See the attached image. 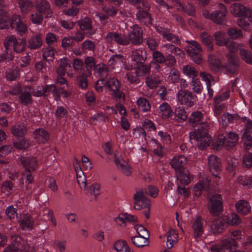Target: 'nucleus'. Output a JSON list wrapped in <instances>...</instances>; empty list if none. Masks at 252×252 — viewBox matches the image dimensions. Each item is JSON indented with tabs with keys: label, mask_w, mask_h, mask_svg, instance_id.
<instances>
[{
	"label": "nucleus",
	"mask_w": 252,
	"mask_h": 252,
	"mask_svg": "<svg viewBox=\"0 0 252 252\" xmlns=\"http://www.w3.org/2000/svg\"><path fill=\"white\" fill-rule=\"evenodd\" d=\"M216 43L219 46L225 45L229 50V52L226 54L228 60V63L225 67L229 73L235 74L238 69V63L235 52L239 49V45L235 42L225 40L224 33L221 32H217L214 33Z\"/></svg>",
	"instance_id": "1"
},
{
	"label": "nucleus",
	"mask_w": 252,
	"mask_h": 252,
	"mask_svg": "<svg viewBox=\"0 0 252 252\" xmlns=\"http://www.w3.org/2000/svg\"><path fill=\"white\" fill-rule=\"evenodd\" d=\"M230 11L234 16L241 17L237 22V25L247 30L250 23L252 21V10L240 3H235L231 6Z\"/></svg>",
	"instance_id": "2"
},
{
	"label": "nucleus",
	"mask_w": 252,
	"mask_h": 252,
	"mask_svg": "<svg viewBox=\"0 0 252 252\" xmlns=\"http://www.w3.org/2000/svg\"><path fill=\"white\" fill-rule=\"evenodd\" d=\"M186 42L190 44L186 47V50L187 53L195 63L200 64L202 60L201 55L202 49L200 45L195 40L187 41Z\"/></svg>",
	"instance_id": "3"
},
{
	"label": "nucleus",
	"mask_w": 252,
	"mask_h": 252,
	"mask_svg": "<svg viewBox=\"0 0 252 252\" xmlns=\"http://www.w3.org/2000/svg\"><path fill=\"white\" fill-rule=\"evenodd\" d=\"M208 209L214 216H218L221 213L222 199L220 194L216 193L210 197L208 203Z\"/></svg>",
	"instance_id": "4"
},
{
	"label": "nucleus",
	"mask_w": 252,
	"mask_h": 252,
	"mask_svg": "<svg viewBox=\"0 0 252 252\" xmlns=\"http://www.w3.org/2000/svg\"><path fill=\"white\" fill-rule=\"evenodd\" d=\"M229 218L227 216L219 217L213 221L211 225V231L214 234H219L226 229L228 225Z\"/></svg>",
	"instance_id": "5"
},
{
	"label": "nucleus",
	"mask_w": 252,
	"mask_h": 252,
	"mask_svg": "<svg viewBox=\"0 0 252 252\" xmlns=\"http://www.w3.org/2000/svg\"><path fill=\"white\" fill-rule=\"evenodd\" d=\"M219 9H217L210 15V19L217 24H222L226 21L227 9L222 3L218 5Z\"/></svg>",
	"instance_id": "6"
},
{
	"label": "nucleus",
	"mask_w": 252,
	"mask_h": 252,
	"mask_svg": "<svg viewBox=\"0 0 252 252\" xmlns=\"http://www.w3.org/2000/svg\"><path fill=\"white\" fill-rule=\"evenodd\" d=\"M195 126L197 127L196 131L190 133V140L195 139L197 141H199V138L208 136V131L209 129V126L207 123L204 122L196 124L195 126H193L195 127Z\"/></svg>",
	"instance_id": "7"
},
{
	"label": "nucleus",
	"mask_w": 252,
	"mask_h": 252,
	"mask_svg": "<svg viewBox=\"0 0 252 252\" xmlns=\"http://www.w3.org/2000/svg\"><path fill=\"white\" fill-rule=\"evenodd\" d=\"M156 29L157 32L161 34L164 39L176 45L180 44V40L179 37L172 33L169 29L159 26L157 27Z\"/></svg>",
	"instance_id": "8"
},
{
	"label": "nucleus",
	"mask_w": 252,
	"mask_h": 252,
	"mask_svg": "<svg viewBox=\"0 0 252 252\" xmlns=\"http://www.w3.org/2000/svg\"><path fill=\"white\" fill-rule=\"evenodd\" d=\"M20 160L26 171L29 173L34 171L38 166V161L34 157L21 156Z\"/></svg>",
	"instance_id": "9"
},
{
	"label": "nucleus",
	"mask_w": 252,
	"mask_h": 252,
	"mask_svg": "<svg viewBox=\"0 0 252 252\" xmlns=\"http://www.w3.org/2000/svg\"><path fill=\"white\" fill-rule=\"evenodd\" d=\"M143 30L137 25H134L132 30L128 34V41H130L133 44L138 45L143 41Z\"/></svg>",
	"instance_id": "10"
},
{
	"label": "nucleus",
	"mask_w": 252,
	"mask_h": 252,
	"mask_svg": "<svg viewBox=\"0 0 252 252\" xmlns=\"http://www.w3.org/2000/svg\"><path fill=\"white\" fill-rule=\"evenodd\" d=\"M9 25L12 29H15L20 34L25 33L27 30L26 25L22 21L21 17L18 15H13L10 21Z\"/></svg>",
	"instance_id": "11"
},
{
	"label": "nucleus",
	"mask_w": 252,
	"mask_h": 252,
	"mask_svg": "<svg viewBox=\"0 0 252 252\" xmlns=\"http://www.w3.org/2000/svg\"><path fill=\"white\" fill-rule=\"evenodd\" d=\"M208 165L213 175L218 177L221 170L220 159L217 156L211 155L208 158Z\"/></svg>",
	"instance_id": "12"
},
{
	"label": "nucleus",
	"mask_w": 252,
	"mask_h": 252,
	"mask_svg": "<svg viewBox=\"0 0 252 252\" xmlns=\"http://www.w3.org/2000/svg\"><path fill=\"white\" fill-rule=\"evenodd\" d=\"M106 39L109 43L115 41L117 43L123 45H126L129 43L128 40L125 35L117 32H110L108 33L106 35Z\"/></svg>",
	"instance_id": "13"
},
{
	"label": "nucleus",
	"mask_w": 252,
	"mask_h": 252,
	"mask_svg": "<svg viewBox=\"0 0 252 252\" xmlns=\"http://www.w3.org/2000/svg\"><path fill=\"white\" fill-rule=\"evenodd\" d=\"M105 87L114 92V94H125V93L121 92V84L119 81L114 78H110L108 80H105Z\"/></svg>",
	"instance_id": "14"
},
{
	"label": "nucleus",
	"mask_w": 252,
	"mask_h": 252,
	"mask_svg": "<svg viewBox=\"0 0 252 252\" xmlns=\"http://www.w3.org/2000/svg\"><path fill=\"white\" fill-rule=\"evenodd\" d=\"M147 58V52L143 49H138L132 52L131 59L133 64L145 63Z\"/></svg>",
	"instance_id": "15"
},
{
	"label": "nucleus",
	"mask_w": 252,
	"mask_h": 252,
	"mask_svg": "<svg viewBox=\"0 0 252 252\" xmlns=\"http://www.w3.org/2000/svg\"><path fill=\"white\" fill-rule=\"evenodd\" d=\"M37 10L41 14H46L48 17H51L53 12L49 2L46 0H38L36 3Z\"/></svg>",
	"instance_id": "16"
},
{
	"label": "nucleus",
	"mask_w": 252,
	"mask_h": 252,
	"mask_svg": "<svg viewBox=\"0 0 252 252\" xmlns=\"http://www.w3.org/2000/svg\"><path fill=\"white\" fill-rule=\"evenodd\" d=\"M77 23L80 29L81 30V31L85 30L88 31L86 32L87 36L90 37L94 33L95 31L92 28V21L90 18L86 17L83 19L78 21Z\"/></svg>",
	"instance_id": "17"
},
{
	"label": "nucleus",
	"mask_w": 252,
	"mask_h": 252,
	"mask_svg": "<svg viewBox=\"0 0 252 252\" xmlns=\"http://www.w3.org/2000/svg\"><path fill=\"white\" fill-rule=\"evenodd\" d=\"M238 135L235 133L229 132L226 137L223 138V141L221 144H224L226 149L234 147L238 143Z\"/></svg>",
	"instance_id": "18"
},
{
	"label": "nucleus",
	"mask_w": 252,
	"mask_h": 252,
	"mask_svg": "<svg viewBox=\"0 0 252 252\" xmlns=\"http://www.w3.org/2000/svg\"><path fill=\"white\" fill-rule=\"evenodd\" d=\"M135 69V74L138 76H147L150 74L151 70L150 63L147 64L145 63H140L137 64H133Z\"/></svg>",
	"instance_id": "19"
},
{
	"label": "nucleus",
	"mask_w": 252,
	"mask_h": 252,
	"mask_svg": "<svg viewBox=\"0 0 252 252\" xmlns=\"http://www.w3.org/2000/svg\"><path fill=\"white\" fill-rule=\"evenodd\" d=\"M187 159L184 156L175 157L170 161L171 166L177 171L182 170L187 163Z\"/></svg>",
	"instance_id": "20"
},
{
	"label": "nucleus",
	"mask_w": 252,
	"mask_h": 252,
	"mask_svg": "<svg viewBox=\"0 0 252 252\" xmlns=\"http://www.w3.org/2000/svg\"><path fill=\"white\" fill-rule=\"evenodd\" d=\"M21 240L20 236H17L12 243L11 247L16 249L18 252H33V248H30L29 245H23L21 242Z\"/></svg>",
	"instance_id": "21"
},
{
	"label": "nucleus",
	"mask_w": 252,
	"mask_h": 252,
	"mask_svg": "<svg viewBox=\"0 0 252 252\" xmlns=\"http://www.w3.org/2000/svg\"><path fill=\"white\" fill-rule=\"evenodd\" d=\"M208 60L210 64V68L212 70L218 71L220 67H224L226 69L225 66L228 63V62L224 64H221L220 60L214 55H209ZM227 60L228 61L227 59ZM226 70H227V69Z\"/></svg>",
	"instance_id": "22"
},
{
	"label": "nucleus",
	"mask_w": 252,
	"mask_h": 252,
	"mask_svg": "<svg viewBox=\"0 0 252 252\" xmlns=\"http://www.w3.org/2000/svg\"><path fill=\"white\" fill-rule=\"evenodd\" d=\"M146 83L148 87L154 89L161 84L160 77L155 74H149L146 78Z\"/></svg>",
	"instance_id": "23"
},
{
	"label": "nucleus",
	"mask_w": 252,
	"mask_h": 252,
	"mask_svg": "<svg viewBox=\"0 0 252 252\" xmlns=\"http://www.w3.org/2000/svg\"><path fill=\"white\" fill-rule=\"evenodd\" d=\"M42 34L33 36L28 41V46L31 50L39 49L42 45Z\"/></svg>",
	"instance_id": "24"
},
{
	"label": "nucleus",
	"mask_w": 252,
	"mask_h": 252,
	"mask_svg": "<svg viewBox=\"0 0 252 252\" xmlns=\"http://www.w3.org/2000/svg\"><path fill=\"white\" fill-rule=\"evenodd\" d=\"M192 226L194 231V238L196 239L200 237L203 233L202 219L201 216H198L197 218Z\"/></svg>",
	"instance_id": "25"
},
{
	"label": "nucleus",
	"mask_w": 252,
	"mask_h": 252,
	"mask_svg": "<svg viewBox=\"0 0 252 252\" xmlns=\"http://www.w3.org/2000/svg\"><path fill=\"white\" fill-rule=\"evenodd\" d=\"M59 66L56 69L57 73L60 76H63L67 69L71 68L69 60L66 58L61 59L59 61Z\"/></svg>",
	"instance_id": "26"
},
{
	"label": "nucleus",
	"mask_w": 252,
	"mask_h": 252,
	"mask_svg": "<svg viewBox=\"0 0 252 252\" xmlns=\"http://www.w3.org/2000/svg\"><path fill=\"white\" fill-rule=\"evenodd\" d=\"M177 172H178L177 176V179L182 185H188L190 182L189 171L186 168H183Z\"/></svg>",
	"instance_id": "27"
},
{
	"label": "nucleus",
	"mask_w": 252,
	"mask_h": 252,
	"mask_svg": "<svg viewBox=\"0 0 252 252\" xmlns=\"http://www.w3.org/2000/svg\"><path fill=\"white\" fill-rule=\"evenodd\" d=\"M145 193H147V191L144 192L143 190H140L136 192L133 196V199L135 201L141 202L144 208H148L150 206V201L145 195Z\"/></svg>",
	"instance_id": "28"
},
{
	"label": "nucleus",
	"mask_w": 252,
	"mask_h": 252,
	"mask_svg": "<svg viewBox=\"0 0 252 252\" xmlns=\"http://www.w3.org/2000/svg\"><path fill=\"white\" fill-rule=\"evenodd\" d=\"M131 240L133 244L138 248H143L149 245V238L146 237L139 235L132 237Z\"/></svg>",
	"instance_id": "29"
},
{
	"label": "nucleus",
	"mask_w": 252,
	"mask_h": 252,
	"mask_svg": "<svg viewBox=\"0 0 252 252\" xmlns=\"http://www.w3.org/2000/svg\"><path fill=\"white\" fill-rule=\"evenodd\" d=\"M200 38L202 42L208 47V51L213 50V39L210 35L207 32H203L200 33Z\"/></svg>",
	"instance_id": "30"
},
{
	"label": "nucleus",
	"mask_w": 252,
	"mask_h": 252,
	"mask_svg": "<svg viewBox=\"0 0 252 252\" xmlns=\"http://www.w3.org/2000/svg\"><path fill=\"white\" fill-rule=\"evenodd\" d=\"M236 207L239 213L246 215L250 212L251 207L246 200H241L236 204Z\"/></svg>",
	"instance_id": "31"
},
{
	"label": "nucleus",
	"mask_w": 252,
	"mask_h": 252,
	"mask_svg": "<svg viewBox=\"0 0 252 252\" xmlns=\"http://www.w3.org/2000/svg\"><path fill=\"white\" fill-rule=\"evenodd\" d=\"M221 245L223 250H228L229 252H233L237 247V243L235 239L232 238L224 239Z\"/></svg>",
	"instance_id": "32"
},
{
	"label": "nucleus",
	"mask_w": 252,
	"mask_h": 252,
	"mask_svg": "<svg viewBox=\"0 0 252 252\" xmlns=\"http://www.w3.org/2000/svg\"><path fill=\"white\" fill-rule=\"evenodd\" d=\"M35 138L39 143H44L47 141L49 138L48 132L42 128H38L34 132Z\"/></svg>",
	"instance_id": "33"
},
{
	"label": "nucleus",
	"mask_w": 252,
	"mask_h": 252,
	"mask_svg": "<svg viewBox=\"0 0 252 252\" xmlns=\"http://www.w3.org/2000/svg\"><path fill=\"white\" fill-rule=\"evenodd\" d=\"M10 21L9 15L4 10L0 11V29L8 28Z\"/></svg>",
	"instance_id": "34"
},
{
	"label": "nucleus",
	"mask_w": 252,
	"mask_h": 252,
	"mask_svg": "<svg viewBox=\"0 0 252 252\" xmlns=\"http://www.w3.org/2000/svg\"><path fill=\"white\" fill-rule=\"evenodd\" d=\"M178 234L172 229L167 233V247L169 249L173 247L174 243L177 242Z\"/></svg>",
	"instance_id": "35"
},
{
	"label": "nucleus",
	"mask_w": 252,
	"mask_h": 252,
	"mask_svg": "<svg viewBox=\"0 0 252 252\" xmlns=\"http://www.w3.org/2000/svg\"><path fill=\"white\" fill-rule=\"evenodd\" d=\"M27 44L26 40L25 39H15L14 45L13 46L14 52L17 53L24 51Z\"/></svg>",
	"instance_id": "36"
},
{
	"label": "nucleus",
	"mask_w": 252,
	"mask_h": 252,
	"mask_svg": "<svg viewBox=\"0 0 252 252\" xmlns=\"http://www.w3.org/2000/svg\"><path fill=\"white\" fill-rule=\"evenodd\" d=\"M114 248L118 252H130V249L126 242L124 240H119L114 245Z\"/></svg>",
	"instance_id": "37"
},
{
	"label": "nucleus",
	"mask_w": 252,
	"mask_h": 252,
	"mask_svg": "<svg viewBox=\"0 0 252 252\" xmlns=\"http://www.w3.org/2000/svg\"><path fill=\"white\" fill-rule=\"evenodd\" d=\"M19 5L22 13H27L32 8V3L30 0H19Z\"/></svg>",
	"instance_id": "38"
},
{
	"label": "nucleus",
	"mask_w": 252,
	"mask_h": 252,
	"mask_svg": "<svg viewBox=\"0 0 252 252\" xmlns=\"http://www.w3.org/2000/svg\"><path fill=\"white\" fill-rule=\"evenodd\" d=\"M27 129L23 126L17 125L11 128L12 133L16 137H23L26 133Z\"/></svg>",
	"instance_id": "39"
},
{
	"label": "nucleus",
	"mask_w": 252,
	"mask_h": 252,
	"mask_svg": "<svg viewBox=\"0 0 252 252\" xmlns=\"http://www.w3.org/2000/svg\"><path fill=\"white\" fill-rule=\"evenodd\" d=\"M239 54L241 58L247 63L252 64V54L249 50L240 49Z\"/></svg>",
	"instance_id": "40"
},
{
	"label": "nucleus",
	"mask_w": 252,
	"mask_h": 252,
	"mask_svg": "<svg viewBox=\"0 0 252 252\" xmlns=\"http://www.w3.org/2000/svg\"><path fill=\"white\" fill-rule=\"evenodd\" d=\"M183 71L185 74L189 77H191L192 79L198 75V71L193 66L187 65L183 66Z\"/></svg>",
	"instance_id": "41"
},
{
	"label": "nucleus",
	"mask_w": 252,
	"mask_h": 252,
	"mask_svg": "<svg viewBox=\"0 0 252 252\" xmlns=\"http://www.w3.org/2000/svg\"><path fill=\"white\" fill-rule=\"evenodd\" d=\"M228 36L233 39H237L242 36L241 30L236 28H230L227 30Z\"/></svg>",
	"instance_id": "42"
},
{
	"label": "nucleus",
	"mask_w": 252,
	"mask_h": 252,
	"mask_svg": "<svg viewBox=\"0 0 252 252\" xmlns=\"http://www.w3.org/2000/svg\"><path fill=\"white\" fill-rule=\"evenodd\" d=\"M180 76L179 70L175 68H172L171 69L168 79L171 82L176 83L179 82Z\"/></svg>",
	"instance_id": "43"
},
{
	"label": "nucleus",
	"mask_w": 252,
	"mask_h": 252,
	"mask_svg": "<svg viewBox=\"0 0 252 252\" xmlns=\"http://www.w3.org/2000/svg\"><path fill=\"white\" fill-rule=\"evenodd\" d=\"M211 137L209 136H206L199 138V141H197L199 143H198V148L203 150L206 147H208L210 144Z\"/></svg>",
	"instance_id": "44"
},
{
	"label": "nucleus",
	"mask_w": 252,
	"mask_h": 252,
	"mask_svg": "<svg viewBox=\"0 0 252 252\" xmlns=\"http://www.w3.org/2000/svg\"><path fill=\"white\" fill-rule=\"evenodd\" d=\"M95 69L97 70V73L99 76L101 78V79H105L109 75V70L106 67L105 65L102 64L101 66L100 64H97L95 66Z\"/></svg>",
	"instance_id": "45"
},
{
	"label": "nucleus",
	"mask_w": 252,
	"mask_h": 252,
	"mask_svg": "<svg viewBox=\"0 0 252 252\" xmlns=\"http://www.w3.org/2000/svg\"><path fill=\"white\" fill-rule=\"evenodd\" d=\"M160 111L163 119L168 118L172 112V110H171L170 107L166 103H165L160 105Z\"/></svg>",
	"instance_id": "46"
},
{
	"label": "nucleus",
	"mask_w": 252,
	"mask_h": 252,
	"mask_svg": "<svg viewBox=\"0 0 252 252\" xmlns=\"http://www.w3.org/2000/svg\"><path fill=\"white\" fill-rule=\"evenodd\" d=\"M137 105L144 112L150 110L151 107L148 101L144 98L140 97L137 101Z\"/></svg>",
	"instance_id": "47"
},
{
	"label": "nucleus",
	"mask_w": 252,
	"mask_h": 252,
	"mask_svg": "<svg viewBox=\"0 0 252 252\" xmlns=\"http://www.w3.org/2000/svg\"><path fill=\"white\" fill-rule=\"evenodd\" d=\"M179 6L182 10L188 13L189 15L193 16L195 14V8L194 6L190 4H183L179 2Z\"/></svg>",
	"instance_id": "48"
},
{
	"label": "nucleus",
	"mask_w": 252,
	"mask_h": 252,
	"mask_svg": "<svg viewBox=\"0 0 252 252\" xmlns=\"http://www.w3.org/2000/svg\"><path fill=\"white\" fill-rule=\"evenodd\" d=\"M178 99L180 101L182 104H185L189 106L193 105V102L189 99L193 98V95H177Z\"/></svg>",
	"instance_id": "49"
},
{
	"label": "nucleus",
	"mask_w": 252,
	"mask_h": 252,
	"mask_svg": "<svg viewBox=\"0 0 252 252\" xmlns=\"http://www.w3.org/2000/svg\"><path fill=\"white\" fill-rule=\"evenodd\" d=\"M77 82L78 86L82 89H85L88 87V80L87 76L85 74L79 76L77 78Z\"/></svg>",
	"instance_id": "50"
},
{
	"label": "nucleus",
	"mask_w": 252,
	"mask_h": 252,
	"mask_svg": "<svg viewBox=\"0 0 252 252\" xmlns=\"http://www.w3.org/2000/svg\"><path fill=\"white\" fill-rule=\"evenodd\" d=\"M202 114L201 112L196 111L191 114V117L189 118V121L190 123L194 124H197L202 119Z\"/></svg>",
	"instance_id": "51"
},
{
	"label": "nucleus",
	"mask_w": 252,
	"mask_h": 252,
	"mask_svg": "<svg viewBox=\"0 0 252 252\" xmlns=\"http://www.w3.org/2000/svg\"><path fill=\"white\" fill-rule=\"evenodd\" d=\"M165 57L163 54L158 51L153 53L154 61L158 63H163L165 62Z\"/></svg>",
	"instance_id": "52"
},
{
	"label": "nucleus",
	"mask_w": 252,
	"mask_h": 252,
	"mask_svg": "<svg viewBox=\"0 0 252 252\" xmlns=\"http://www.w3.org/2000/svg\"><path fill=\"white\" fill-rule=\"evenodd\" d=\"M13 143L14 146L19 150L27 149L30 145L29 143L25 139H22L18 142L14 141Z\"/></svg>",
	"instance_id": "53"
},
{
	"label": "nucleus",
	"mask_w": 252,
	"mask_h": 252,
	"mask_svg": "<svg viewBox=\"0 0 252 252\" xmlns=\"http://www.w3.org/2000/svg\"><path fill=\"white\" fill-rule=\"evenodd\" d=\"M165 65L168 67H171L175 65L176 63V60L175 57L170 54H168L165 57Z\"/></svg>",
	"instance_id": "54"
},
{
	"label": "nucleus",
	"mask_w": 252,
	"mask_h": 252,
	"mask_svg": "<svg viewBox=\"0 0 252 252\" xmlns=\"http://www.w3.org/2000/svg\"><path fill=\"white\" fill-rule=\"evenodd\" d=\"M31 19L33 23L39 25L42 23L43 21V15L39 12H35L31 14Z\"/></svg>",
	"instance_id": "55"
},
{
	"label": "nucleus",
	"mask_w": 252,
	"mask_h": 252,
	"mask_svg": "<svg viewBox=\"0 0 252 252\" xmlns=\"http://www.w3.org/2000/svg\"><path fill=\"white\" fill-rule=\"evenodd\" d=\"M192 90L197 94H200L202 90V86L198 79H194L192 80Z\"/></svg>",
	"instance_id": "56"
},
{
	"label": "nucleus",
	"mask_w": 252,
	"mask_h": 252,
	"mask_svg": "<svg viewBox=\"0 0 252 252\" xmlns=\"http://www.w3.org/2000/svg\"><path fill=\"white\" fill-rule=\"evenodd\" d=\"M137 233L139 236L150 238L149 231L142 225H136Z\"/></svg>",
	"instance_id": "57"
},
{
	"label": "nucleus",
	"mask_w": 252,
	"mask_h": 252,
	"mask_svg": "<svg viewBox=\"0 0 252 252\" xmlns=\"http://www.w3.org/2000/svg\"><path fill=\"white\" fill-rule=\"evenodd\" d=\"M245 146L247 150L252 147V137L250 133H244L243 136Z\"/></svg>",
	"instance_id": "58"
},
{
	"label": "nucleus",
	"mask_w": 252,
	"mask_h": 252,
	"mask_svg": "<svg viewBox=\"0 0 252 252\" xmlns=\"http://www.w3.org/2000/svg\"><path fill=\"white\" fill-rule=\"evenodd\" d=\"M175 115L178 119L183 121H185L188 118L187 113L185 110L181 108H177L175 111Z\"/></svg>",
	"instance_id": "59"
},
{
	"label": "nucleus",
	"mask_w": 252,
	"mask_h": 252,
	"mask_svg": "<svg viewBox=\"0 0 252 252\" xmlns=\"http://www.w3.org/2000/svg\"><path fill=\"white\" fill-rule=\"evenodd\" d=\"M77 183L82 188L87 189L86 178L83 172H80V174L76 175Z\"/></svg>",
	"instance_id": "60"
},
{
	"label": "nucleus",
	"mask_w": 252,
	"mask_h": 252,
	"mask_svg": "<svg viewBox=\"0 0 252 252\" xmlns=\"http://www.w3.org/2000/svg\"><path fill=\"white\" fill-rule=\"evenodd\" d=\"M228 224H230L233 226L237 225L241 222V220L238 215L233 213L229 218Z\"/></svg>",
	"instance_id": "61"
},
{
	"label": "nucleus",
	"mask_w": 252,
	"mask_h": 252,
	"mask_svg": "<svg viewBox=\"0 0 252 252\" xmlns=\"http://www.w3.org/2000/svg\"><path fill=\"white\" fill-rule=\"evenodd\" d=\"M18 76V71L16 68L9 69L6 72V77L9 81L15 80Z\"/></svg>",
	"instance_id": "62"
},
{
	"label": "nucleus",
	"mask_w": 252,
	"mask_h": 252,
	"mask_svg": "<svg viewBox=\"0 0 252 252\" xmlns=\"http://www.w3.org/2000/svg\"><path fill=\"white\" fill-rule=\"evenodd\" d=\"M5 214L10 219L17 218V211L12 205L7 208L5 211Z\"/></svg>",
	"instance_id": "63"
},
{
	"label": "nucleus",
	"mask_w": 252,
	"mask_h": 252,
	"mask_svg": "<svg viewBox=\"0 0 252 252\" xmlns=\"http://www.w3.org/2000/svg\"><path fill=\"white\" fill-rule=\"evenodd\" d=\"M85 63L86 65L87 70L92 69L93 67L95 68V61L93 57H87L85 60Z\"/></svg>",
	"instance_id": "64"
}]
</instances>
